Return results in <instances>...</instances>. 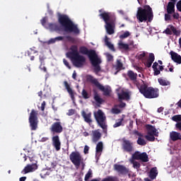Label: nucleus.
Wrapping results in <instances>:
<instances>
[{
	"mask_svg": "<svg viewBox=\"0 0 181 181\" xmlns=\"http://www.w3.org/2000/svg\"><path fill=\"white\" fill-rule=\"evenodd\" d=\"M58 22L59 25L57 23H49L47 24V28L50 30H55V32H60L63 30L65 33H73V35H80V29H78V25L75 24L69 16L66 14H59Z\"/></svg>",
	"mask_w": 181,
	"mask_h": 181,
	"instance_id": "nucleus-1",
	"label": "nucleus"
},
{
	"mask_svg": "<svg viewBox=\"0 0 181 181\" xmlns=\"http://www.w3.org/2000/svg\"><path fill=\"white\" fill-rule=\"evenodd\" d=\"M79 53L88 56L90 64L94 67L95 73H100L101 71V66L100 64L103 63L101 58L98 57V54L94 49H88L86 47H80Z\"/></svg>",
	"mask_w": 181,
	"mask_h": 181,
	"instance_id": "nucleus-2",
	"label": "nucleus"
},
{
	"mask_svg": "<svg viewBox=\"0 0 181 181\" xmlns=\"http://www.w3.org/2000/svg\"><path fill=\"white\" fill-rule=\"evenodd\" d=\"M71 51L66 53V57L71 59L75 67H83L86 64V57L78 52L77 46H71Z\"/></svg>",
	"mask_w": 181,
	"mask_h": 181,
	"instance_id": "nucleus-3",
	"label": "nucleus"
},
{
	"mask_svg": "<svg viewBox=\"0 0 181 181\" xmlns=\"http://www.w3.org/2000/svg\"><path fill=\"white\" fill-rule=\"evenodd\" d=\"M99 18L103 19L105 23V28L107 35H114L115 33V16H112L111 13L104 11L99 14Z\"/></svg>",
	"mask_w": 181,
	"mask_h": 181,
	"instance_id": "nucleus-4",
	"label": "nucleus"
},
{
	"mask_svg": "<svg viewBox=\"0 0 181 181\" xmlns=\"http://www.w3.org/2000/svg\"><path fill=\"white\" fill-rule=\"evenodd\" d=\"M136 18L141 23L142 22H152L153 21V11L149 5L144 6V8L139 7L136 13Z\"/></svg>",
	"mask_w": 181,
	"mask_h": 181,
	"instance_id": "nucleus-5",
	"label": "nucleus"
},
{
	"mask_svg": "<svg viewBox=\"0 0 181 181\" xmlns=\"http://www.w3.org/2000/svg\"><path fill=\"white\" fill-rule=\"evenodd\" d=\"M143 84L139 86V93L145 97V98L152 99L158 98L159 97V89L158 88H153L152 86H148L144 81Z\"/></svg>",
	"mask_w": 181,
	"mask_h": 181,
	"instance_id": "nucleus-6",
	"label": "nucleus"
},
{
	"mask_svg": "<svg viewBox=\"0 0 181 181\" xmlns=\"http://www.w3.org/2000/svg\"><path fill=\"white\" fill-rule=\"evenodd\" d=\"M38 115L39 112L37 110H35V109L31 110L28 118L31 131H36V129H37V124H39V118L37 117Z\"/></svg>",
	"mask_w": 181,
	"mask_h": 181,
	"instance_id": "nucleus-7",
	"label": "nucleus"
},
{
	"mask_svg": "<svg viewBox=\"0 0 181 181\" xmlns=\"http://www.w3.org/2000/svg\"><path fill=\"white\" fill-rule=\"evenodd\" d=\"M69 158L71 162L74 165V166L78 167L81 165V160L83 158L81 154L78 151H74L69 155Z\"/></svg>",
	"mask_w": 181,
	"mask_h": 181,
	"instance_id": "nucleus-8",
	"label": "nucleus"
},
{
	"mask_svg": "<svg viewBox=\"0 0 181 181\" xmlns=\"http://www.w3.org/2000/svg\"><path fill=\"white\" fill-rule=\"evenodd\" d=\"M132 159L134 160H141V162H149V157L146 152L141 153L139 151H135L134 153L132 154Z\"/></svg>",
	"mask_w": 181,
	"mask_h": 181,
	"instance_id": "nucleus-9",
	"label": "nucleus"
},
{
	"mask_svg": "<svg viewBox=\"0 0 181 181\" xmlns=\"http://www.w3.org/2000/svg\"><path fill=\"white\" fill-rule=\"evenodd\" d=\"M127 76L128 78H127V81H129V80H130V81H132L133 84H134L135 86H136L137 88H139V82H138V74L134 72V71L132 70H129L127 71Z\"/></svg>",
	"mask_w": 181,
	"mask_h": 181,
	"instance_id": "nucleus-10",
	"label": "nucleus"
},
{
	"mask_svg": "<svg viewBox=\"0 0 181 181\" xmlns=\"http://www.w3.org/2000/svg\"><path fill=\"white\" fill-rule=\"evenodd\" d=\"M63 40H68L69 42H71V40H73V37L71 36H59L56 37L55 38H51L49 40L45 42V45H52L53 43H56V42H62Z\"/></svg>",
	"mask_w": 181,
	"mask_h": 181,
	"instance_id": "nucleus-11",
	"label": "nucleus"
},
{
	"mask_svg": "<svg viewBox=\"0 0 181 181\" xmlns=\"http://www.w3.org/2000/svg\"><path fill=\"white\" fill-rule=\"evenodd\" d=\"M49 130L52 132V134H62L63 132V126H62V122H54L51 125Z\"/></svg>",
	"mask_w": 181,
	"mask_h": 181,
	"instance_id": "nucleus-12",
	"label": "nucleus"
},
{
	"mask_svg": "<svg viewBox=\"0 0 181 181\" xmlns=\"http://www.w3.org/2000/svg\"><path fill=\"white\" fill-rule=\"evenodd\" d=\"M122 148L124 152H134V143L129 140L123 139Z\"/></svg>",
	"mask_w": 181,
	"mask_h": 181,
	"instance_id": "nucleus-13",
	"label": "nucleus"
},
{
	"mask_svg": "<svg viewBox=\"0 0 181 181\" xmlns=\"http://www.w3.org/2000/svg\"><path fill=\"white\" fill-rule=\"evenodd\" d=\"M95 119H96L98 125H101L102 124H105V115H104V112L101 110H98L97 112L94 113Z\"/></svg>",
	"mask_w": 181,
	"mask_h": 181,
	"instance_id": "nucleus-14",
	"label": "nucleus"
},
{
	"mask_svg": "<svg viewBox=\"0 0 181 181\" xmlns=\"http://www.w3.org/2000/svg\"><path fill=\"white\" fill-rule=\"evenodd\" d=\"M114 169L120 175H128L129 173V169L122 165L115 164Z\"/></svg>",
	"mask_w": 181,
	"mask_h": 181,
	"instance_id": "nucleus-15",
	"label": "nucleus"
},
{
	"mask_svg": "<svg viewBox=\"0 0 181 181\" xmlns=\"http://www.w3.org/2000/svg\"><path fill=\"white\" fill-rule=\"evenodd\" d=\"M52 146L55 148V151H57V152H59V151L62 149V142H60V138L59 137V135L52 136Z\"/></svg>",
	"mask_w": 181,
	"mask_h": 181,
	"instance_id": "nucleus-16",
	"label": "nucleus"
},
{
	"mask_svg": "<svg viewBox=\"0 0 181 181\" xmlns=\"http://www.w3.org/2000/svg\"><path fill=\"white\" fill-rule=\"evenodd\" d=\"M97 88L103 92V95H105V97H110L111 95V92L112 91L111 87L104 86L101 83H99Z\"/></svg>",
	"mask_w": 181,
	"mask_h": 181,
	"instance_id": "nucleus-17",
	"label": "nucleus"
},
{
	"mask_svg": "<svg viewBox=\"0 0 181 181\" xmlns=\"http://www.w3.org/2000/svg\"><path fill=\"white\" fill-rule=\"evenodd\" d=\"M47 58L46 57V55L41 54L39 56V60H40V69L42 70V71H44V73H47V68L45 66V60H46Z\"/></svg>",
	"mask_w": 181,
	"mask_h": 181,
	"instance_id": "nucleus-18",
	"label": "nucleus"
},
{
	"mask_svg": "<svg viewBox=\"0 0 181 181\" xmlns=\"http://www.w3.org/2000/svg\"><path fill=\"white\" fill-rule=\"evenodd\" d=\"M146 128L148 130L147 134H148V135L151 134L156 136H159V132L155 127L152 126V124H146Z\"/></svg>",
	"mask_w": 181,
	"mask_h": 181,
	"instance_id": "nucleus-19",
	"label": "nucleus"
},
{
	"mask_svg": "<svg viewBox=\"0 0 181 181\" xmlns=\"http://www.w3.org/2000/svg\"><path fill=\"white\" fill-rule=\"evenodd\" d=\"M64 86L69 93L72 101H74L76 100V98L74 97V91H73V89L71 88L70 84H69V82L67 81H64Z\"/></svg>",
	"mask_w": 181,
	"mask_h": 181,
	"instance_id": "nucleus-20",
	"label": "nucleus"
},
{
	"mask_svg": "<svg viewBox=\"0 0 181 181\" xmlns=\"http://www.w3.org/2000/svg\"><path fill=\"white\" fill-rule=\"evenodd\" d=\"M86 81L88 83H90V84H93L95 87L100 84L98 79L94 78L92 75H86Z\"/></svg>",
	"mask_w": 181,
	"mask_h": 181,
	"instance_id": "nucleus-21",
	"label": "nucleus"
},
{
	"mask_svg": "<svg viewBox=\"0 0 181 181\" xmlns=\"http://www.w3.org/2000/svg\"><path fill=\"white\" fill-rule=\"evenodd\" d=\"M170 54L171 56V59L173 61L175 62V63H177L178 64H181V57L179 55V54L171 51L170 52Z\"/></svg>",
	"mask_w": 181,
	"mask_h": 181,
	"instance_id": "nucleus-22",
	"label": "nucleus"
},
{
	"mask_svg": "<svg viewBox=\"0 0 181 181\" xmlns=\"http://www.w3.org/2000/svg\"><path fill=\"white\" fill-rule=\"evenodd\" d=\"M104 149V144H103V141H99L95 148V155L96 156H100L101 153H103V151Z\"/></svg>",
	"mask_w": 181,
	"mask_h": 181,
	"instance_id": "nucleus-23",
	"label": "nucleus"
},
{
	"mask_svg": "<svg viewBox=\"0 0 181 181\" xmlns=\"http://www.w3.org/2000/svg\"><path fill=\"white\" fill-rule=\"evenodd\" d=\"M170 138L171 141H173V142H175V141L181 140V134L180 133L177 132H171L170 133Z\"/></svg>",
	"mask_w": 181,
	"mask_h": 181,
	"instance_id": "nucleus-24",
	"label": "nucleus"
},
{
	"mask_svg": "<svg viewBox=\"0 0 181 181\" xmlns=\"http://www.w3.org/2000/svg\"><path fill=\"white\" fill-rule=\"evenodd\" d=\"M101 139V133L98 130H95L93 132L92 141L95 144L98 142Z\"/></svg>",
	"mask_w": 181,
	"mask_h": 181,
	"instance_id": "nucleus-25",
	"label": "nucleus"
},
{
	"mask_svg": "<svg viewBox=\"0 0 181 181\" xmlns=\"http://www.w3.org/2000/svg\"><path fill=\"white\" fill-rule=\"evenodd\" d=\"M35 168H36V165L35 164L28 165L24 168V169L22 170L21 173H23V175H26V173H30V172H33L35 169H36Z\"/></svg>",
	"mask_w": 181,
	"mask_h": 181,
	"instance_id": "nucleus-26",
	"label": "nucleus"
},
{
	"mask_svg": "<svg viewBox=\"0 0 181 181\" xmlns=\"http://www.w3.org/2000/svg\"><path fill=\"white\" fill-rule=\"evenodd\" d=\"M81 115L84 119L85 122H87L88 124H91V122H93V120L91 119V112L87 114L86 111H82Z\"/></svg>",
	"mask_w": 181,
	"mask_h": 181,
	"instance_id": "nucleus-27",
	"label": "nucleus"
},
{
	"mask_svg": "<svg viewBox=\"0 0 181 181\" xmlns=\"http://www.w3.org/2000/svg\"><path fill=\"white\" fill-rule=\"evenodd\" d=\"M119 100H129V93L128 92L122 91L117 93Z\"/></svg>",
	"mask_w": 181,
	"mask_h": 181,
	"instance_id": "nucleus-28",
	"label": "nucleus"
},
{
	"mask_svg": "<svg viewBox=\"0 0 181 181\" xmlns=\"http://www.w3.org/2000/svg\"><path fill=\"white\" fill-rule=\"evenodd\" d=\"M176 3L168 2L167 5V12L168 13H175V5Z\"/></svg>",
	"mask_w": 181,
	"mask_h": 181,
	"instance_id": "nucleus-29",
	"label": "nucleus"
},
{
	"mask_svg": "<svg viewBox=\"0 0 181 181\" xmlns=\"http://www.w3.org/2000/svg\"><path fill=\"white\" fill-rule=\"evenodd\" d=\"M156 176H158V169L155 167L151 169L149 177L153 180V179H156Z\"/></svg>",
	"mask_w": 181,
	"mask_h": 181,
	"instance_id": "nucleus-30",
	"label": "nucleus"
},
{
	"mask_svg": "<svg viewBox=\"0 0 181 181\" xmlns=\"http://www.w3.org/2000/svg\"><path fill=\"white\" fill-rule=\"evenodd\" d=\"M95 103H97V104H98V105H101V104H103V103H104V99L101 98V97H100V95H98L97 93H95L94 94V97H93Z\"/></svg>",
	"mask_w": 181,
	"mask_h": 181,
	"instance_id": "nucleus-31",
	"label": "nucleus"
},
{
	"mask_svg": "<svg viewBox=\"0 0 181 181\" xmlns=\"http://www.w3.org/2000/svg\"><path fill=\"white\" fill-rule=\"evenodd\" d=\"M116 70L119 71V70H122V67H124V64L121 62V59H117L116 65L115 66Z\"/></svg>",
	"mask_w": 181,
	"mask_h": 181,
	"instance_id": "nucleus-32",
	"label": "nucleus"
},
{
	"mask_svg": "<svg viewBox=\"0 0 181 181\" xmlns=\"http://www.w3.org/2000/svg\"><path fill=\"white\" fill-rule=\"evenodd\" d=\"M158 81L160 86H169L170 84V82H169L168 81H166L162 78H159L158 79Z\"/></svg>",
	"mask_w": 181,
	"mask_h": 181,
	"instance_id": "nucleus-33",
	"label": "nucleus"
},
{
	"mask_svg": "<svg viewBox=\"0 0 181 181\" xmlns=\"http://www.w3.org/2000/svg\"><path fill=\"white\" fill-rule=\"evenodd\" d=\"M170 30H171V32H172V35H173H173H175V36H179L180 35V31L177 30L176 29V28H175V26L171 25L170 26Z\"/></svg>",
	"mask_w": 181,
	"mask_h": 181,
	"instance_id": "nucleus-34",
	"label": "nucleus"
},
{
	"mask_svg": "<svg viewBox=\"0 0 181 181\" xmlns=\"http://www.w3.org/2000/svg\"><path fill=\"white\" fill-rule=\"evenodd\" d=\"M146 139L149 141V142H153L155 141V134H148L145 136Z\"/></svg>",
	"mask_w": 181,
	"mask_h": 181,
	"instance_id": "nucleus-35",
	"label": "nucleus"
},
{
	"mask_svg": "<svg viewBox=\"0 0 181 181\" xmlns=\"http://www.w3.org/2000/svg\"><path fill=\"white\" fill-rule=\"evenodd\" d=\"M131 163H132L133 168L134 169H137V170H138V169H139V168H141V163H139V162H138V161H135L134 160H132Z\"/></svg>",
	"mask_w": 181,
	"mask_h": 181,
	"instance_id": "nucleus-36",
	"label": "nucleus"
},
{
	"mask_svg": "<svg viewBox=\"0 0 181 181\" xmlns=\"http://www.w3.org/2000/svg\"><path fill=\"white\" fill-rule=\"evenodd\" d=\"M117 121V122H116L115 124H113V128H118V127H121V125H122L124 118L118 119Z\"/></svg>",
	"mask_w": 181,
	"mask_h": 181,
	"instance_id": "nucleus-37",
	"label": "nucleus"
},
{
	"mask_svg": "<svg viewBox=\"0 0 181 181\" xmlns=\"http://www.w3.org/2000/svg\"><path fill=\"white\" fill-rule=\"evenodd\" d=\"M137 144L138 145H141V146H145V145H146V141H145L144 139L139 137L137 139Z\"/></svg>",
	"mask_w": 181,
	"mask_h": 181,
	"instance_id": "nucleus-38",
	"label": "nucleus"
},
{
	"mask_svg": "<svg viewBox=\"0 0 181 181\" xmlns=\"http://www.w3.org/2000/svg\"><path fill=\"white\" fill-rule=\"evenodd\" d=\"M81 94L84 100H88V98H90V95H88V93L87 92V90H86V89L82 90Z\"/></svg>",
	"mask_w": 181,
	"mask_h": 181,
	"instance_id": "nucleus-39",
	"label": "nucleus"
},
{
	"mask_svg": "<svg viewBox=\"0 0 181 181\" xmlns=\"http://www.w3.org/2000/svg\"><path fill=\"white\" fill-rule=\"evenodd\" d=\"M39 51L36 49L35 47H32L31 48L29 49L28 51V54H35L37 53Z\"/></svg>",
	"mask_w": 181,
	"mask_h": 181,
	"instance_id": "nucleus-40",
	"label": "nucleus"
},
{
	"mask_svg": "<svg viewBox=\"0 0 181 181\" xmlns=\"http://www.w3.org/2000/svg\"><path fill=\"white\" fill-rule=\"evenodd\" d=\"M105 55L106 56V59L107 62H114V56H112L109 52L105 53Z\"/></svg>",
	"mask_w": 181,
	"mask_h": 181,
	"instance_id": "nucleus-41",
	"label": "nucleus"
},
{
	"mask_svg": "<svg viewBox=\"0 0 181 181\" xmlns=\"http://www.w3.org/2000/svg\"><path fill=\"white\" fill-rule=\"evenodd\" d=\"M173 121L175 122H181V115H176L172 117Z\"/></svg>",
	"mask_w": 181,
	"mask_h": 181,
	"instance_id": "nucleus-42",
	"label": "nucleus"
},
{
	"mask_svg": "<svg viewBox=\"0 0 181 181\" xmlns=\"http://www.w3.org/2000/svg\"><path fill=\"white\" fill-rule=\"evenodd\" d=\"M129 36H131V33L129 31H126L123 34L119 35L120 39H125L127 37H129Z\"/></svg>",
	"mask_w": 181,
	"mask_h": 181,
	"instance_id": "nucleus-43",
	"label": "nucleus"
},
{
	"mask_svg": "<svg viewBox=\"0 0 181 181\" xmlns=\"http://www.w3.org/2000/svg\"><path fill=\"white\" fill-rule=\"evenodd\" d=\"M104 42L105 46H114V45L111 44V41H110V38H108V36L107 35L105 37Z\"/></svg>",
	"mask_w": 181,
	"mask_h": 181,
	"instance_id": "nucleus-44",
	"label": "nucleus"
},
{
	"mask_svg": "<svg viewBox=\"0 0 181 181\" xmlns=\"http://www.w3.org/2000/svg\"><path fill=\"white\" fill-rule=\"evenodd\" d=\"M145 56H146V53H145V52H139L138 54H137V57L139 60H142L144 59V58L145 57Z\"/></svg>",
	"mask_w": 181,
	"mask_h": 181,
	"instance_id": "nucleus-45",
	"label": "nucleus"
},
{
	"mask_svg": "<svg viewBox=\"0 0 181 181\" xmlns=\"http://www.w3.org/2000/svg\"><path fill=\"white\" fill-rule=\"evenodd\" d=\"M118 46H134V41H132L129 45L124 44V42H122V41H120L118 43Z\"/></svg>",
	"mask_w": 181,
	"mask_h": 181,
	"instance_id": "nucleus-46",
	"label": "nucleus"
},
{
	"mask_svg": "<svg viewBox=\"0 0 181 181\" xmlns=\"http://www.w3.org/2000/svg\"><path fill=\"white\" fill-rule=\"evenodd\" d=\"M100 127V128H102V129H103V134H105V135H107V124H102L99 125Z\"/></svg>",
	"mask_w": 181,
	"mask_h": 181,
	"instance_id": "nucleus-47",
	"label": "nucleus"
},
{
	"mask_svg": "<svg viewBox=\"0 0 181 181\" xmlns=\"http://www.w3.org/2000/svg\"><path fill=\"white\" fill-rule=\"evenodd\" d=\"M148 62H151L152 63H153V62H155V55L153 54V53H150L149 54V57H148Z\"/></svg>",
	"mask_w": 181,
	"mask_h": 181,
	"instance_id": "nucleus-48",
	"label": "nucleus"
},
{
	"mask_svg": "<svg viewBox=\"0 0 181 181\" xmlns=\"http://www.w3.org/2000/svg\"><path fill=\"white\" fill-rule=\"evenodd\" d=\"M75 113H76V110L71 109V110H69L68 112L66 113V115H69V117H71V115H74Z\"/></svg>",
	"mask_w": 181,
	"mask_h": 181,
	"instance_id": "nucleus-49",
	"label": "nucleus"
},
{
	"mask_svg": "<svg viewBox=\"0 0 181 181\" xmlns=\"http://www.w3.org/2000/svg\"><path fill=\"white\" fill-rule=\"evenodd\" d=\"M41 24L42 25V26H44L45 28H47L46 26V22H47V18L46 17H44L41 21Z\"/></svg>",
	"mask_w": 181,
	"mask_h": 181,
	"instance_id": "nucleus-50",
	"label": "nucleus"
},
{
	"mask_svg": "<svg viewBox=\"0 0 181 181\" xmlns=\"http://www.w3.org/2000/svg\"><path fill=\"white\" fill-rule=\"evenodd\" d=\"M170 15H172V13H165V21H172V17H170Z\"/></svg>",
	"mask_w": 181,
	"mask_h": 181,
	"instance_id": "nucleus-51",
	"label": "nucleus"
},
{
	"mask_svg": "<svg viewBox=\"0 0 181 181\" xmlns=\"http://www.w3.org/2000/svg\"><path fill=\"white\" fill-rule=\"evenodd\" d=\"M175 129L177 131H180L181 132V122H177L175 124Z\"/></svg>",
	"mask_w": 181,
	"mask_h": 181,
	"instance_id": "nucleus-52",
	"label": "nucleus"
},
{
	"mask_svg": "<svg viewBox=\"0 0 181 181\" xmlns=\"http://www.w3.org/2000/svg\"><path fill=\"white\" fill-rule=\"evenodd\" d=\"M112 114H120L121 110L114 107L112 109Z\"/></svg>",
	"mask_w": 181,
	"mask_h": 181,
	"instance_id": "nucleus-53",
	"label": "nucleus"
},
{
	"mask_svg": "<svg viewBox=\"0 0 181 181\" xmlns=\"http://www.w3.org/2000/svg\"><path fill=\"white\" fill-rule=\"evenodd\" d=\"M63 63L66 66V67H68L69 69V70L71 69V66H70V64L69 63V62L66 61V59H63Z\"/></svg>",
	"mask_w": 181,
	"mask_h": 181,
	"instance_id": "nucleus-54",
	"label": "nucleus"
},
{
	"mask_svg": "<svg viewBox=\"0 0 181 181\" xmlns=\"http://www.w3.org/2000/svg\"><path fill=\"white\" fill-rule=\"evenodd\" d=\"M119 50H129V46H119Z\"/></svg>",
	"mask_w": 181,
	"mask_h": 181,
	"instance_id": "nucleus-55",
	"label": "nucleus"
},
{
	"mask_svg": "<svg viewBox=\"0 0 181 181\" xmlns=\"http://www.w3.org/2000/svg\"><path fill=\"white\" fill-rule=\"evenodd\" d=\"M91 172H88L87 174L85 175V181L88 180V179H90L91 177Z\"/></svg>",
	"mask_w": 181,
	"mask_h": 181,
	"instance_id": "nucleus-56",
	"label": "nucleus"
},
{
	"mask_svg": "<svg viewBox=\"0 0 181 181\" xmlns=\"http://www.w3.org/2000/svg\"><path fill=\"white\" fill-rule=\"evenodd\" d=\"M163 33H165V35H172V30L170 28H166Z\"/></svg>",
	"mask_w": 181,
	"mask_h": 181,
	"instance_id": "nucleus-57",
	"label": "nucleus"
},
{
	"mask_svg": "<svg viewBox=\"0 0 181 181\" xmlns=\"http://www.w3.org/2000/svg\"><path fill=\"white\" fill-rule=\"evenodd\" d=\"M88 151H90V147L86 145L83 149V153H85V155H87V153H88Z\"/></svg>",
	"mask_w": 181,
	"mask_h": 181,
	"instance_id": "nucleus-58",
	"label": "nucleus"
},
{
	"mask_svg": "<svg viewBox=\"0 0 181 181\" xmlns=\"http://www.w3.org/2000/svg\"><path fill=\"white\" fill-rule=\"evenodd\" d=\"M153 70L154 72V76H159V74H160V71L158 68H156Z\"/></svg>",
	"mask_w": 181,
	"mask_h": 181,
	"instance_id": "nucleus-59",
	"label": "nucleus"
},
{
	"mask_svg": "<svg viewBox=\"0 0 181 181\" xmlns=\"http://www.w3.org/2000/svg\"><path fill=\"white\" fill-rule=\"evenodd\" d=\"M177 9L179 12H181V0L177 3Z\"/></svg>",
	"mask_w": 181,
	"mask_h": 181,
	"instance_id": "nucleus-60",
	"label": "nucleus"
},
{
	"mask_svg": "<svg viewBox=\"0 0 181 181\" xmlns=\"http://www.w3.org/2000/svg\"><path fill=\"white\" fill-rule=\"evenodd\" d=\"M152 62L147 60V62L145 63V66L149 69V67H151L152 66Z\"/></svg>",
	"mask_w": 181,
	"mask_h": 181,
	"instance_id": "nucleus-61",
	"label": "nucleus"
},
{
	"mask_svg": "<svg viewBox=\"0 0 181 181\" xmlns=\"http://www.w3.org/2000/svg\"><path fill=\"white\" fill-rule=\"evenodd\" d=\"M45 107H46V102L43 101L41 104V111H45Z\"/></svg>",
	"mask_w": 181,
	"mask_h": 181,
	"instance_id": "nucleus-62",
	"label": "nucleus"
},
{
	"mask_svg": "<svg viewBox=\"0 0 181 181\" xmlns=\"http://www.w3.org/2000/svg\"><path fill=\"white\" fill-rule=\"evenodd\" d=\"M127 105V104L125 103H121L119 105H118L119 108H124L125 107V106Z\"/></svg>",
	"mask_w": 181,
	"mask_h": 181,
	"instance_id": "nucleus-63",
	"label": "nucleus"
},
{
	"mask_svg": "<svg viewBox=\"0 0 181 181\" xmlns=\"http://www.w3.org/2000/svg\"><path fill=\"white\" fill-rule=\"evenodd\" d=\"M173 18L174 19H179V13H174V14L173 15Z\"/></svg>",
	"mask_w": 181,
	"mask_h": 181,
	"instance_id": "nucleus-64",
	"label": "nucleus"
}]
</instances>
